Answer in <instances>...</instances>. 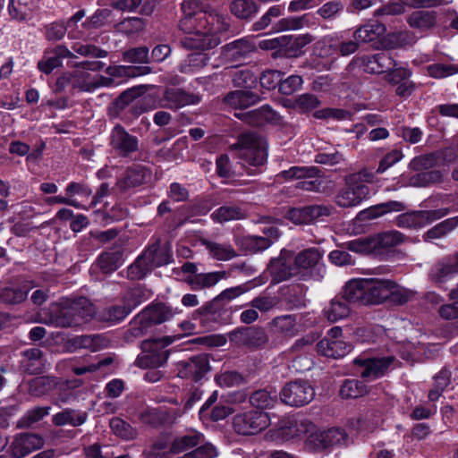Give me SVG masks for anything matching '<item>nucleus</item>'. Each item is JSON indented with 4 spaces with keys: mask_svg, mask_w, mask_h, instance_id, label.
<instances>
[{
    "mask_svg": "<svg viewBox=\"0 0 458 458\" xmlns=\"http://www.w3.org/2000/svg\"><path fill=\"white\" fill-rule=\"evenodd\" d=\"M318 352L323 356L338 359L351 351V345L342 340L323 338L317 344Z\"/></svg>",
    "mask_w": 458,
    "mask_h": 458,
    "instance_id": "4c0bfd02",
    "label": "nucleus"
},
{
    "mask_svg": "<svg viewBox=\"0 0 458 458\" xmlns=\"http://www.w3.org/2000/svg\"><path fill=\"white\" fill-rule=\"evenodd\" d=\"M230 11L238 19L250 21L259 12V6L253 0H233Z\"/></svg>",
    "mask_w": 458,
    "mask_h": 458,
    "instance_id": "864d4df0",
    "label": "nucleus"
},
{
    "mask_svg": "<svg viewBox=\"0 0 458 458\" xmlns=\"http://www.w3.org/2000/svg\"><path fill=\"white\" fill-rule=\"evenodd\" d=\"M180 416L181 411L177 409L148 407L139 413V420L145 425L159 428L174 424Z\"/></svg>",
    "mask_w": 458,
    "mask_h": 458,
    "instance_id": "dca6fc26",
    "label": "nucleus"
},
{
    "mask_svg": "<svg viewBox=\"0 0 458 458\" xmlns=\"http://www.w3.org/2000/svg\"><path fill=\"white\" fill-rule=\"evenodd\" d=\"M65 299L72 316L75 318L74 320L77 327L88 322L94 317L96 313L94 305L86 297Z\"/></svg>",
    "mask_w": 458,
    "mask_h": 458,
    "instance_id": "7c9ffc66",
    "label": "nucleus"
},
{
    "mask_svg": "<svg viewBox=\"0 0 458 458\" xmlns=\"http://www.w3.org/2000/svg\"><path fill=\"white\" fill-rule=\"evenodd\" d=\"M367 386L358 379H345L340 388L343 398H358L367 393Z\"/></svg>",
    "mask_w": 458,
    "mask_h": 458,
    "instance_id": "774afa93",
    "label": "nucleus"
},
{
    "mask_svg": "<svg viewBox=\"0 0 458 458\" xmlns=\"http://www.w3.org/2000/svg\"><path fill=\"white\" fill-rule=\"evenodd\" d=\"M177 376L181 378L199 382L210 371L209 356L207 353L193 355L176 364Z\"/></svg>",
    "mask_w": 458,
    "mask_h": 458,
    "instance_id": "f8f14e48",
    "label": "nucleus"
},
{
    "mask_svg": "<svg viewBox=\"0 0 458 458\" xmlns=\"http://www.w3.org/2000/svg\"><path fill=\"white\" fill-rule=\"evenodd\" d=\"M386 32V26L378 21L364 24L353 32V38L362 43L376 42Z\"/></svg>",
    "mask_w": 458,
    "mask_h": 458,
    "instance_id": "58836bf2",
    "label": "nucleus"
},
{
    "mask_svg": "<svg viewBox=\"0 0 458 458\" xmlns=\"http://www.w3.org/2000/svg\"><path fill=\"white\" fill-rule=\"evenodd\" d=\"M108 144L111 151L120 157H128L140 148L139 139L121 124H115L111 130Z\"/></svg>",
    "mask_w": 458,
    "mask_h": 458,
    "instance_id": "1a4fd4ad",
    "label": "nucleus"
},
{
    "mask_svg": "<svg viewBox=\"0 0 458 458\" xmlns=\"http://www.w3.org/2000/svg\"><path fill=\"white\" fill-rule=\"evenodd\" d=\"M88 417L87 411L66 408L55 414L52 418V422L58 427L65 425L79 427L87 421Z\"/></svg>",
    "mask_w": 458,
    "mask_h": 458,
    "instance_id": "e433bc0d",
    "label": "nucleus"
},
{
    "mask_svg": "<svg viewBox=\"0 0 458 458\" xmlns=\"http://www.w3.org/2000/svg\"><path fill=\"white\" fill-rule=\"evenodd\" d=\"M256 50L255 45L247 38H241L222 47V55L229 62H240Z\"/></svg>",
    "mask_w": 458,
    "mask_h": 458,
    "instance_id": "c85d7f7f",
    "label": "nucleus"
},
{
    "mask_svg": "<svg viewBox=\"0 0 458 458\" xmlns=\"http://www.w3.org/2000/svg\"><path fill=\"white\" fill-rule=\"evenodd\" d=\"M171 259L169 243H164L157 237L128 267L127 277L131 280H140L155 268L169 264Z\"/></svg>",
    "mask_w": 458,
    "mask_h": 458,
    "instance_id": "f03ea898",
    "label": "nucleus"
},
{
    "mask_svg": "<svg viewBox=\"0 0 458 458\" xmlns=\"http://www.w3.org/2000/svg\"><path fill=\"white\" fill-rule=\"evenodd\" d=\"M281 401L290 406L300 407L310 403L315 390L306 380H295L287 383L280 391Z\"/></svg>",
    "mask_w": 458,
    "mask_h": 458,
    "instance_id": "6e6552de",
    "label": "nucleus"
},
{
    "mask_svg": "<svg viewBox=\"0 0 458 458\" xmlns=\"http://www.w3.org/2000/svg\"><path fill=\"white\" fill-rule=\"evenodd\" d=\"M44 445L41 436L33 433H21L16 436L11 444L12 455L15 458H23L31 452L39 449Z\"/></svg>",
    "mask_w": 458,
    "mask_h": 458,
    "instance_id": "393cba45",
    "label": "nucleus"
},
{
    "mask_svg": "<svg viewBox=\"0 0 458 458\" xmlns=\"http://www.w3.org/2000/svg\"><path fill=\"white\" fill-rule=\"evenodd\" d=\"M71 52L83 57L90 58H105L107 56L108 52L93 44H83L81 42H75L71 47ZM77 57V55H75Z\"/></svg>",
    "mask_w": 458,
    "mask_h": 458,
    "instance_id": "69168bd1",
    "label": "nucleus"
},
{
    "mask_svg": "<svg viewBox=\"0 0 458 458\" xmlns=\"http://www.w3.org/2000/svg\"><path fill=\"white\" fill-rule=\"evenodd\" d=\"M347 439V433L341 428H332L324 431H317L315 434L311 435V443L315 447L319 449L345 445Z\"/></svg>",
    "mask_w": 458,
    "mask_h": 458,
    "instance_id": "bb28decb",
    "label": "nucleus"
},
{
    "mask_svg": "<svg viewBox=\"0 0 458 458\" xmlns=\"http://www.w3.org/2000/svg\"><path fill=\"white\" fill-rule=\"evenodd\" d=\"M232 344L239 347L258 349L268 340L265 330L260 327H242L228 333Z\"/></svg>",
    "mask_w": 458,
    "mask_h": 458,
    "instance_id": "ddd939ff",
    "label": "nucleus"
},
{
    "mask_svg": "<svg viewBox=\"0 0 458 458\" xmlns=\"http://www.w3.org/2000/svg\"><path fill=\"white\" fill-rule=\"evenodd\" d=\"M365 278L352 279L346 283L341 296L349 303H365Z\"/></svg>",
    "mask_w": 458,
    "mask_h": 458,
    "instance_id": "79ce46f5",
    "label": "nucleus"
},
{
    "mask_svg": "<svg viewBox=\"0 0 458 458\" xmlns=\"http://www.w3.org/2000/svg\"><path fill=\"white\" fill-rule=\"evenodd\" d=\"M123 252L121 248L111 249L99 255L97 266L105 274L115 271L123 261Z\"/></svg>",
    "mask_w": 458,
    "mask_h": 458,
    "instance_id": "a19ab883",
    "label": "nucleus"
},
{
    "mask_svg": "<svg viewBox=\"0 0 458 458\" xmlns=\"http://www.w3.org/2000/svg\"><path fill=\"white\" fill-rule=\"evenodd\" d=\"M437 22V13L435 11H414L407 18V23L409 26L420 31H428L434 29Z\"/></svg>",
    "mask_w": 458,
    "mask_h": 458,
    "instance_id": "c9c22d12",
    "label": "nucleus"
},
{
    "mask_svg": "<svg viewBox=\"0 0 458 458\" xmlns=\"http://www.w3.org/2000/svg\"><path fill=\"white\" fill-rule=\"evenodd\" d=\"M437 163L434 154L423 155L414 157L410 167L420 173L416 174L409 179V185L412 187H427L432 183L441 181L442 174L437 170H429Z\"/></svg>",
    "mask_w": 458,
    "mask_h": 458,
    "instance_id": "0eeeda50",
    "label": "nucleus"
},
{
    "mask_svg": "<svg viewBox=\"0 0 458 458\" xmlns=\"http://www.w3.org/2000/svg\"><path fill=\"white\" fill-rule=\"evenodd\" d=\"M323 254L324 252L316 247L300 251L293 259L297 273L310 271L315 280H321L326 274V267L321 262Z\"/></svg>",
    "mask_w": 458,
    "mask_h": 458,
    "instance_id": "9d476101",
    "label": "nucleus"
},
{
    "mask_svg": "<svg viewBox=\"0 0 458 458\" xmlns=\"http://www.w3.org/2000/svg\"><path fill=\"white\" fill-rule=\"evenodd\" d=\"M244 115L247 123L252 126H262L265 123L277 124L281 122V116L268 105L251 110Z\"/></svg>",
    "mask_w": 458,
    "mask_h": 458,
    "instance_id": "72a5a7b5",
    "label": "nucleus"
},
{
    "mask_svg": "<svg viewBox=\"0 0 458 458\" xmlns=\"http://www.w3.org/2000/svg\"><path fill=\"white\" fill-rule=\"evenodd\" d=\"M394 360V356L371 359L356 358L353 363L360 366L359 373L362 378L376 379L385 375Z\"/></svg>",
    "mask_w": 458,
    "mask_h": 458,
    "instance_id": "6ab92c4d",
    "label": "nucleus"
},
{
    "mask_svg": "<svg viewBox=\"0 0 458 458\" xmlns=\"http://www.w3.org/2000/svg\"><path fill=\"white\" fill-rule=\"evenodd\" d=\"M202 442L203 435L199 432L191 430L183 436L176 437L170 445L169 453L172 454H180L198 446Z\"/></svg>",
    "mask_w": 458,
    "mask_h": 458,
    "instance_id": "ea45409f",
    "label": "nucleus"
},
{
    "mask_svg": "<svg viewBox=\"0 0 458 458\" xmlns=\"http://www.w3.org/2000/svg\"><path fill=\"white\" fill-rule=\"evenodd\" d=\"M278 175L284 180L313 179L321 176V170L317 166H293Z\"/></svg>",
    "mask_w": 458,
    "mask_h": 458,
    "instance_id": "052dcab7",
    "label": "nucleus"
},
{
    "mask_svg": "<svg viewBox=\"0 0 458 458\" xmlns=\"http://www.w3.org/2000/svg\"><path fill=\"white\" fill-rule=\"evenodd\" d=\"M64 58L73 59L75 55L65 45L59 44L53 48L45 50L44 55L38 62L37 67L41 72L48 75L55 69L63 66V59Z\"/></svg>",
    "mask_w": 458,
    "mask_h": 458,
    "instance_id": "a211bd4d",
    "label": "nucleus"
},
{
    "mask_svg": "<svg viewBox=\"0 0 458 458\" xmlns=\"http://www.w3.org/2000/svg\"><path fill=\"white\" fill-rule=\"evenodd\" d=\"M313 40L310 34L300 35L297 37H285L282 38L281 45L286 46V55L297 57L302 53V48Z\"/></svg>",
    "mask_w": 458,
    "mask_h": 458,
    "instance_id": "13d9d810",
    "label": "nucleus"
},
{
    "mask_svg": "<svg viewBox=\"0 0 458 458\" xmlns=\"http://www.w3.org/2000/svg\"><path fill=\"white\" fill-rule=\"evenodd\" d=\"M231 149L236 151V157L249 165L258 167L267 162V143L257 131H248L239 134Z\"/></svg>",
    "mask_w": 458,
    "mask_h": 458,
    "instance_id": "20e7f679",
    "label": "nucleus"
},
{
    "mask_svg": "<svg viewBox=\"0 0 458 458\" xmlns=\"http://www.w3.org/2000/svg\"><path fill=\"white\" fill-rule=\"evenodd\" d=\"M174 340L172 336L143 340L140 343L141 352L135 360V365L140 369H157L163 366L169 356V352L165 348Z\"/></svg>",
    "mask_w": 458,
    "mask_h": 458,
    "instance_id": "39448f33",
    "label": "nucleus"
},
{
    "mask_svg": "<svg viewBox=\"0 0 458 458\" xmlns=\"http://www.w3.org/2000/svg\"><path fill=\"white\" fill-rule=\"evenodd\" d=\"M250 290L248 284H240L234 287L227 288L221 292L213 301L207 302L192 313V319L199 320L203 327H208V321L215 316L213 302H229Z\"/></svg>",
    "mask_w": 458,
    "mask_h": 458,
    "instance_id": "9b49d317",
    "label": "nucleus"
},
{
    "mask_svg": "<svg viewBox=\"0 0 458 458\" xmlns=\"http://www.w3.org/2000/svg\"><path fill=\"white\" fill-rule=\"evenodd\" d=\"M147 313L150 324L155 327L169 319L175 314L174 310L165 303L151 304L141 310Z\"/></svg>",
    "mask_w": 458,
    "mask_h": 458,
    "instance_id": "8fccbe9b",
    "label": "nucleus"
},
{
    "mask_svg": "<svg viewBox=\"0 0 458 458\" xmlns=\"http://www.w3.org/2000/svg\"><path fill=\"white\" fill-rule=\"evenodd\" d=\"M152 72L149 66L131 67V66H108L106 69V73L111 78H122L124 76L134 77L138 75H145Z\"/></svg>",
    "mask_w": 458,
    "mask_h": 458,
    "instance_id": "680f3d73",
    "label": "nucleus"
},
{
    "mask_svg": "<svg viewBox=\"0 0 458 458\" xmlns=\"http://www.w3.org/2000/svg\"><path fill=\"white\" fill-rule=\"evenodd\" d=\"M200 97L199 95L188 92L181 88H166L162 97V106L178 110L186 106L196 105L199 103Z\"/></svg>",
    "mask_w": 458,
    "mask_h": 458,
    "instance_id": "5701e85b",
    "label": "nucleus"
},
{
    "mask_svg": "<svg viewBox=\"0 0 458 458\" xmlns=\"http://www.w3.org/2000/svg\"><path fill=\"white\" fill-rule=\"evenodd\" d=\"M458 273V259H444L436 263L430 269L429 278L435 283H443L451 276Z\"/></svg>",
    "mask_w": 458,
    "mask_h": 458,
    "instance_id": "37998d69",
    "label": "nucleus"
},
{
    "mask_svg": "<svg viewBox=\"0 0 458 458\" xmlns=\"http://www.w3.org/2000/svg\"><path fill=\"white\" fill-rule=\"evenodd\" d=\"M315 424L303 416H293L289 418L283 427V434L290 437H301L309 435V441L311 443V435L317 431Z\"/></svg>",
    "mask_w": 458,
    "mask_h": 458,
    "instance_id": "c756f323",
    "label": "nucleus"
},
{
    "mask_svg": "<svg viewBox=\"0 0 458 458\" xmlns=\"http://www.w3.org/2000/svg\"><path fill=\"white\" fill-rule=\"evenodd\" d=\"M375 174L362 169L345 176V185L335 196V203L340 208H352L360 205L369 194L367 183L375 181Z\"/></svg>",
    "mask_w": 458,
    "mask_h": 458,
    "instance_id": "7ed1b4c3",
    "label": "nucleus"
},
{
    "mask_svg": "<svg viewBox=\"0 0 458 458\" xmlns=\"http://www.w3.org/2000/svg\"><path fill=\"white\" fill-rule=\"evenodd\" d=\"M200 242L208 254L216 260L227 261L237 256L236 250L229 243H219L208 239H201Z\"/></svg>",
    "mask_w": 458,
    "mask_h": 458,
    "instance_id": "c03bdc74",
    "label": "nucleus"
},
{
    "mask_svg": "<svg viewBox=\"0 0 458 458\" xmlns=\"http://www.w3.org/2000/svg\"><path fill=\"white\" fill-rule=\"evenodd\" d=\"M208 56L203 52L191 53L179 64L182 73H193L205 67L208 63Z\"/></svg>",
    "mask_w": 458,
    "mask_h": 458,
    "instance_id": "5fc2aeb1",
    "label": "nucleus"
},
{
    "mask_svg": "<svg viewBox=\"0 0 458 458\" xmlns=\"http://www.w3.org/2000/svg\"><path fill=\"white\" fill-rule=\"evenodd\" d=\"M72 76L74 92H92L93 75L90 72L77 68L72 71Z\"/></svg>",
    "mask_w": 458,
    "mask_h": 458,
    "instance_id": "338daca9",
    "label": "nucleus"
},
{
    "mask_svg": "<svg viewBox=\"0 0 458 458\" xmlns=\"http://www.w3.org/2000/svg\"><path fill=\"white\" fill-rule=\"evenodd\" d=\"M405 208L406 205L403 202L390 200L370 207L361 211L360 216L363 218L374 219L387 213L403 211Z\"/></svg>",
    "mask_w": 458,
    "mask_h": 458,
    "instance_id": "3c124183",
    "label": "nucleus"
},
{
    "mask_svg": "<svg viewBox=\"0 0 458 458\" xmlns=\"http://www.w3.org/2000/svg\"><path fill=\"white\" fill-rule=\"evenodd\" d=\"M233 429L242 436H252L267 428L270 424V417L267 412L250 410L236 414L233 418Z\"/></svg>",
    "mask_w": 458,
    "mask_h": 458,
    "instance_id": "423d86ee",
    "label": "nucleus"
},
{
    "mask_svg": "<svg viewBox=\"0 0 458 458\" xmlns=\"http://www.w3.org/2000/svg\"><path fill=\"white\" fill-rule=\"evenodd\" d=\"M226 73L232 78V82L236 88L250 89L256 87L259 81V76L249 68L232 67Z\"/></svg>",
    "mask_w": 458,
    "mask_h": 458,
    "instance_id": "a18cd8bd",
    "label": "nucleus"
},
{
    "mask_svg": "<svg viewBox=\"0 0 458 458\" xmlns=\"http://www.w3.org/2000/svg\"><path fill=\"white\" fill-rule=\"evenodd\" d=\"M249 401L257 409H271L277 403V393L276 390L259 389L251 393Z\"/></svg>",
    "mask_w": 458,
    "mask_h": 458,
    "instance_id": "603ef678",
    "label": "nucleus"
},
{
    "mask_svg": "<svg viewBox=\"0 0 458 458\" xmlns=\"http://www.w3.org/2000/svg\"><path fill=\"white\" fill-rule=\"evenodd\" d=\"M74 318L68 303H66V299H62L58 303L52 304L49 307L44 323L57 327H75L77 325Z\"/></svg>",
    "mask_w": 458,
    "mask_h": 458,
    "instance_id": "b1692460",
    "label": "nucleus"
},
{
    "mask_svg": "<svg viewBox=\"0 0 458 458\" xmlns=\"http://www.w3.org/2000/svg\"><path fill=\"white\" fill-rule=\"evenodd\" d=\"M146 315L147 313L140 311L130 321L129 327L124 334L125 341L133 343L153 332L154 327Z\"/></svg>",
    "mask_w": 458,
    "mask_h": 458,
    "instance_id": "2f4dec72",
    "label": "nucleus"
},
{
    "mask_svg": "<svg viewBox=\"0 0 458 458\" xmlns=\"http://www.w3.org/2000/svg\"><path fill=\"white\" fill-rule=\"evenodd\" d=\"M457 226L458 216L445 219L428 230L423 235V240L425 242H429L434 239L441 238Z\"/></svg>",
    "mask_w": 458,
    "mask_h": 458,
    "instance_id": "e2e57ef3",
    "label": "nucleus"
},
{
    "mask_svg": "<svg viewBox=\"0 0 458 458\" xmlns=\"http://www.w3.org/2000/svg\"><path fill=\"white\" fill-rule=\"evenodd\" d=\"M151 170L141 165H133L126 169L123 177L116 182L120 191L125 192L132 188L139 187L151 180Z\"/></svg>",
    "mask_w": 458,
    "mask_h": 458,
    "instance_id": "aec40b11",
    "label": "nucleus"
},
{
    "mask_svg": "<svg viewBox=\"0 0 458 458\" xmlns=\"http://www.w3.org/2000/svg\"><path fill=\"white\" fill-rule=\"evenodd\" d=\"M262 232V236H243L240 240V246L250 253H257L268 249L280 236L278 228L273 225L265 226Z\"/></svg>",
    "mask_w": 458,
    "mask_h": 458,
    "instance_id": "f3484780",
    "label": "nucleus"
},
{
    "mask_svg": "<svg viewBox=\"0 0 458 458\" xmlns=\"http://www.w3.org/2000/svg\"><path fill=\"white\" fill-rule=\"evenodd\" d=\"M38 0H9L8 11L13 19L27 20L38 8Z\"/></svg>",
    "mask_w": 458,
    "mask_h": 458,
    "instance_id": "09e8293b",
    "label": "nucleus"
},
{
    "mask_svg": "<svg viewBox=\"0 0 458 458\" xmlns=\"http://www.w3.org/2000/svg\"><path fill=\"white\" fill-rule=\"evenodd\" d=\"M224 101L235 109H245L259 103L260 97L250 89H240L229 92L225 97Z\"/></svg>",
    "mask_w": 458,
    "mask_h": 458,
    "instance_id": "f704fd0d",
    "label": "nucleus"
},
{
    "mask_svg": "<svg viewBox=\"0 0 458 458\" xmlns=\"http://www.w3.org/2000/svg\"><path fill=\"white\" fill-rule=\"evenodd\" d=\"M212 217L218 223H225L231 220H240L246 217V212L237 205H225L217 208Z\"/></svg>",
    "mask_w": 458,
    "mask_h": 458,
    "instance_id": "bf43d9fd",
    "label": "nucleus"
},
{
    "mask_svg": "<svg viewBox=\"0 0 458 458\" xmlns=\"http://www.w3.org/2000/svg\"><path fill=\"white\" fill-rule=\"evenodd\" d=\"M353 63L363 67L367 73L376 74L390 71L395 67L396 63L386 52L377 53L373 55H363L357 57Z\"/></svg>",
    "mask_w": 458,
    "mask_h": 458,
    "instance_id": "412c9836",
    "label": "nucleus"
},
{
    "mask_svg": "<svg viewBox=\"0 0 458 458\" xmlns=\"http://www.w3.org/2000/svg\"><path fill=\"white\" fill-rule=\"evenodd\" d=\"M20 368L30 375L40 374L45 365L44 352L39 347L27 348L20 352Z\"/></svg>",
    "mask_w": 458,
    "mask_h": 458,
    "instance_id": "cd10ccee",
    "label": "nucleus"
},
{
    "mask_svg": "<svg viewBox=\"0 0 458 458\" xmlns=\"http://www.w3.org/2000/svg\"><path fill=\"white\" fill-rule=\"evenodd\" d=\"M387 291V301L394 305H404L413 300L416 293L412 290L396 284L394 281L389 280Z\"/></svg>",
    "mask_w": 458,
    "mask_h": 458,
    "instance_id": "4d7b16f0",
    "label": "nucleus"
},
{
    "mask_svg": "<svg viewBox=\"0 0 458 458\" xmlns=\"http://www.w3.org/2000/svg\"><path fill=\"white\" fill-rule=\"evenodd\" d=\"M373 236V243L376 246L377 255L381 254L384 250H388L403 243L405 239V236L396 230L379 233Z\"/></svg>",
    "mask_w": 458,
    "mask_h": 458,
    "instance_id": "de8ad7c7",
    "label": "nucleus"
},
{
    "mask_svg": "<svg viewBox=\"0 0 458 458\" xmlns=\"http://www.w3.org/2000/svg\"><path fill=\"white\" fill-rule=\"evenodd\" d=\"M229 18L215 11L204 13L199 18L197 29L181 38L182 47L186 49H211L220 44L217 33L226 32L230 29Z\"/></svg>",
    "mask_w": 458,
    "mask_h": 458,
    "instance_id": "f257e3e1",
    "label": "nucleus"
},
{
    "mask_svg": "<svg viewBox=\"0 0 458 458\" xmlns=\"http://www.w3.org/2000/svg\"><path fill=\"white\" fill-rule=\"evenodd\" d=\"M350 312V304L341 295L332 299L329 305L323 310L324 316L330 322H336L339 319L347 318Z\"/></svg>",
    "mask_w": 458,
    "mask_h": 458,
    "instance_id": "49530a36",
    "label": "nucleus"
},
{
    "mask_svg": "<svg viewBox=\"0 0 458 458\" xmlns=\"http://www.w3.org/2000/svg\"><path fill=\"white\" fill-rule=\"evenodd\" d=\"M227 277L225 271H215L209 273H199L194 276H188L183 279L193 291H200L216 285L222 279Z\"/></svg>",
    "mask_w": 458,
    "mask_h": 458,
    "instance_id": "473e14b6",
    "label": "nucleus"
},
{
    "mask_svg": "<svg viewBox=\"0 0 458 458\" xmlns=\"http://www.w3.org/2000/svg\"><path fill=\"white\" fill-rule=\"evenodd\" d=\"M416 36L409 30L392 32L387 34L384 39V45L390 49L412 46L416 42Z\"/></svg>",
    "mask_w": 458,
    "mask_h": 458,
    "instance_id": "6e6d98bb",
    "label": "nucleus"
},
{
    "mask_svg": "<svg viewBox=\"0 0 458 458\" xmlns=\"http://www.w3.org/2000/svg\"><path fill=\"white\" fill-rule=\"evenodd\" d=\"M272 325L277 332L286 336L292 337L296 335L298 333L295 315H284L276 317L272 320Z\"/></svg>",
    "mask_w": 458,
    "mask_h": 458,
    "instance_id": "0e129e2a",
    "label": "nucleus"
},
{
    "mask_svg": "<svg viewBox=\"0 0 458 458\" xmlns=\"http://www.w3.org/2000/svg\"><path fill=\"white\" fill-rule=\"evenodd\" d=\"M388 279L365 278L364 305H379L387 301Z\"/></svg>",
    "mask_w": 458,
    "mask_h": 458,
    "instance_id": "a878e982",
    "label": "nucleus"
},
{
    "mask_svg": "<svg viewBox=\"0 0 458 458\" xmlns=\"http://www.w3.org/2000/svg\"><path fill=\"white\" fill-rule=\"evenodd\" d=\"M448 213L449 208L406 212L396 217V225L399 227L420 228L445 216Z\"/></svg>",
    "mask_w": 458,
    "mask_h": 458,
    "instance_id": "4468645a",
    "label": "nucleus"
},
{
    "mask_svg": "<svg viewBox=\"0 0 458 458\" xmlns=\"http://www.w3.org/2000/svg\"><path fill=\"white\" fill-rule=\"evenodd\" d=\"M268 270L272 276V282L275 284L288 280L298 275L293 253L286 250H283L278 258L271 259Z\"/></svg>",
    "mask_w": 458,
    "mask_h": 458,
    "instance_id": "2eb2a0df",
    "label": "nucleus"
},
{
    "mask_svg": "<svg viewBox=\"0 0 458 458\" xmlns=\"http://www.w3.org/2000/svg\"><path fill=\"white\" fill-rule=\"evenodd\" d=\"M333 207L326 205H310L302 208H293L288 211V218L296 225L310 224L315 220L329 216Z\"/></svg>",
    "mask_w": 458,
    "mask_h": 458,
    "instance_id": "4be33fe9",
    "label": "nucleus"
}]
</instances>
